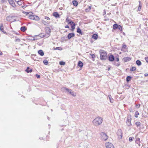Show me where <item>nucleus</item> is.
I'll return each mask as SVG.
<instances>
[{
  "label": "nucleus",
  "instance_id": "nucleus-1",
  "mask_svg": "<svg viewBox=\"0 0 148 148\" xmlns=\"http://www.w3.org/2000/svg\"><path fill=\"white\" fill-rule=\"evenodd\" d=\"M102 119L100 117L95 118L92 121L93 124L95 126H97L101 124L102 122Z\"/></svg>",
  "mask_w": 148,
  "mask_h": 148
},
{
  "label": "nucleus",
  "instance_id": "nucleus-2",
  "mask_svg": "<svg viewBox=\"0 0 148 148\" xmlns=\"http://www.w3.org/2000/svg\"><path fill=\"white\" fill-rule=\"evenodd\" d=\"M46 34L45 35L44 34H41L40 35L41 37H45L46 38L49 37L50 34L51 29L49 27H46L45 28Z\"/></svg>",
  "mask_w": 148,
  "mask_h": 148
},
{
  "label": "nucleus",
  "instance_id": "nucleus-3",
  "mask_svg": "<svg viewBox=\"0 0 148 148\" xmlns=\"http://www.w3.org/2000/svg\"><path fill=\"white\" fill-rule=\"evenodd\" d=\"M62 90L65 92H68L69 94H71L73 96L75 97L76 95V93L72 91L71 90L69 89L68 88L63 87L62 89Z\"/></svg>",
  "mask_w": 148,
  "mask_h": 148
},
{
  "label": "nucleus",
  "instance_id": "nucleus-4",
  "mask_svg": "<svg viewBox=\"0 0 148 148\" xmlns=\"http://www.w3.org/2000/svg\"><path fill=\"white\" fill-rule=\"evenodd\" d=\"M100 54V58L101 60H106L107 57V53L104 50H100L99 51Z\"/></svg>",
  "mask_w": 148,
  "mask_h": 148
},
{
  "label": "nucleus",
  "instance_id": "nucleus-5",
  "mask_svg": "<svg viewBox=\"0 0 148 148\" xmlns=\"http://www.w3.org/2000/svg\"><path fill=\"white\" fill-rule=\"evenodd\" d=\"M100 134L101 139L103 141H106L108 139V136L105 133L102 132L100 133Z\"/></svg>",
  "mask_w": 148,
  "mask_h": 148
},
{
  "label": "nucleus",
  "instance_id": "nucleus-6",
  "mask_svg": "<svg viewBox=\"0 0 148 148\" xmlns=\"http://www.w3.org/2000/svg\"><path fill=\"white\" fill-rule=\"evenodd\" d=\"M29 18L30 19L34 20L35 21H38L40 20L39 17L36 15H30L29 16Z\"/></svg>",
  "mask_w": 148,
  "mask_h": 148
},
{
  "label": "nucleus",
  "instance_id": "nucleus-7",
  "mask_svg": "<svg viewBox=\"0 0 148 148\" xmlns=\"http://www.w3.org/2000/svg\"><path fill=\"white\" fill-rule=\"evenodd\" d=\"M8 1L9 3L11 5V6L14 7H15L16 5L15 3L12 0H2L1 2L2 3H4L5 1Z\"/></svg>",
  "mask_w": 148,
  "mask_h": 148
},
{
  "label": "nucleus",
  "instance_id": "nucleus-8",
  "mask_svg": "<svg viewBox=\"0 0 148 148\" xmlns=\"http://www.w3.org/2000/svg\"><path fill=\"white\" fill-rule=\"evenodd\" d=\"M131 115L128 116L126 121L127 124L128 126H130L131 125Z\"/></svg>",
  "mask_w": 148,
  "mask_h": 148
},
{
  "label": "nucleus",
  "instance_id": "nucleus-9",
  "mask_svg": "<svg viewBox=\"0 0 148 148\" xmlns=\"http://www.w3.org/2000/svg\"><path fill=\"white\" fill-rule=\"evenodd\" d=\"M116 133L118 138L119 139H121L122 137V133L121 130L120 129L118 130Z\"/></svg>",
  "mask_w": 148,
  "mask_h": 148
},
{
  "label": "nucleus",
  "instance_id": "nucleus-10",
  "mask_svg": "<svg viewBox=\"0 0 148 148\" xmlns=\"http://www.w3.org/2000/svg\"><path fill=\"white\" fill-rule=\"evenodd\" d=\"M106 148H114V145L111 143H106Z\"/></svg>",
  "mask_w": 148,
  "mask_h": 148
},
{
  "label": "nucleus",
  "instance_id": "nucleus-11",
  "mask_svg": "<svg viewBox=\"0 0 148 148\" xmlns=\"http://www.w3.org/2000/svg\"><path fill=\"white\" fill-rule=\"evenodd\" d=\"M75 34L73 33H71L69 34L67 36V37L68 39H70L72 37L74 36Z\"/></svg>",
  "mask_w": 148,
  "mask_h": 148
},
{
  "label": "nucleus",
  "instance_id": "nucleus-12",
  "mask_svg": "<svg viewBox=\"0 0 148 148\" xmlns=\"http://www.w3.org/2000/svg\"><path fill=\"white\" fill-rule=\"evenodd\" d=\"M131 59L130 58L127 57L124 58L123 59V60L124 62H126L130 61Z\"/></svg>",
  "mask_w": 148,
  "mask_h": 148
},
{
  "label": "nucleus",
  "instance_id": "nucleus-13",
  "mask_svg": "<svg viewBox=\"0 0 148 148\" xmlns=\"http://www.w3.org/2000/svg\"><path fill=\"white\" fill-rule=\"evenodd\" d=\"M53 15L56 18H60V15L57 12H54L53 13Z\"/></svg>",
  "mask_w": 148,
  "mask_h": 148
},
{
  "label": "nucleus",
  "instance_id": "nucleus-14",
  "mask_svg": "<svg viewBox=\"0 0 148 148\" xmlns=\"http://www.w3.org/2000/svg\"><path fill=\"white\" fill-rule=\"evenodd\" d=\"M114 58L113 56L111 55L109 57V60L110 61H113L114 60Z\"/></svg>",
  "mask_w": 148,
  "mask_h": 148
},
{
  "label": "nucleus",
  "instance_id": "nucleus-15",
  "mask_svg": "<svg viewBox=\"0 0 148 148\" xmlns=\"http://www.w3.org/2000/svg\"><path fill=\"white\" fill-rule=\"evenodd\" d=\"M0 30L3 33L6 34V32L4 31L3 29V24H1L0 26Z\"/></svg>",
  "mask_w": 148,
  "mask_h": 148
},
{
  "label": "nucleus",
  "instance_id": "nucleus-16",
  "mask_svg": "<svg viewBox=\"0 0 148 148\" xmlns=\"http://www.w3.org/2000/svg\"><path fill=\"white\" fill-rule=\"evenodd\" d=\"M136 143L138 144L139 146H140V138H136Z\"/></svg>",
  "mask_w": 148,
  "mask_h": 148
},
{
  "label": "nucleus",
  "instance_id": "nucleus-17",
  "mask_svg": "<svg viewBox=\"0 0 148 148\" xmlns=\"http://www.w3.org/2000/svg\"><path fill=\"white\" fill-rule=\"evenodd\" d=\"M38 53L41 56H43L44 55V53L42 50H40L38 51Z\"/></svg>",
  "mask_w": 148,
  "mask_h": 148
},
{
  "label": "nucleus",
  "instance_id": "nucleus-18",
  "mask_svg": "<svg viewBox=\"0 0 148 148\" xmlns=\"http://www.w3.org/2000/svg\"><path fill=\"white\" fill-rule=\"evenodd\" d=\"M108 97L111 103H113L114 101V100L113 98L111 97V96L110 95H109Z\"/></svg>",
  "mask_w": 148,
  "mask_h": 148
},
{
  "label": "nucleus",
  "instance_id": "nucleus-19",
  "mask_svg": "<svg viewBox=\"0 0 148 148\" xmlns=\"http://www.w3.org/2000/svg\"><path fill=\"white\" fill-rule=\"evenodd\" d=\"M25 71L27 73L31 72L32 71V70L31 69H30L29 67H27Z\"/></svg>",
  "mask_w": 148,
  "mask_h": 148
},
{
  "label": "nucleus",
  "instance_id": "nucleus-20",
  "mask_svg": "<svg viewBox=\"0 0 148 148\" xmlns=\"http://www.w3.org/2000/svg\"><path fill=\"white\" fill-rule=\"evenodd\" d=\"M78 66L81 68L83 66V63L81 61H79L78 62Z\"/></svg>",
  "mask_w": 148,
  "mask_h": 148
},
{
  "label": "nucleus",
  "instance_id": "nucleus-21",
  "mask_svg": "<svg viewBox=\"0 0 148 148\" xmlns=\"http://www.w3.org/2000/svg\"><path fill=\"white\" fill-rule=\"evenodd\" d=\"M98 36V35L97 34H94L92 35V37L93 39L96 40L97 39Z\"/></svg>",
  "mask_w": 148,
  "mask_h": 148
},
{
  "label": "nucleus",
  "instance_id": "nucleus-22",
  "mask_svg": "<svg viewBox=\"0 0 148 148\" xmlns=\"http://www.w3.org/2000/svg\"><path fill=\"white\" fill-rule=\"evenodd\" d=\"M26 28L25 26L22 27L21 28V30L23 32H25L26 30Z\"/></svg>",
  "mask_w": 148,
  "mask_h": 148
},
{
  "label": "nucleus",
  "instance_id": "nucleus-23",
  "mask_svg": "<svg viewBox=\"0 0 148 148\" xmlns=\"http://www.w3.org/2000/svg\"><path fill=\"white\" fill-rule=\"evenodd\" d=\"M139 5L138 7V11H140L142 5L141 3V2L139 1Z\"/></svg>",
  "mask_w": 148,
  "mask_h": 148
},
{
  "label": "nucleus",
  "instance_id": "nucleus-24",
  "mask_svg": "<svg viewBox=\"0 0 148 148\" xmlns=\"http://www.w3.org/2000/svg\"><path fill=\"white\" fill-rule=\"evenodd\" d=\"M15 1L17 3L18 5H21L23 3L22 1H17V0H15Z\"/></svg>",
  "mask_w": 148,
  "mask_h": 148
},
{
  "label": "nucleus",
  "instance_id": "nucleus-25",
  "mask_svg": "<svg viewBox=\"0 0 148 148\" xmlns=\"http://www.w3.org/2000/svg\"><path fill=\"white\" fill-rule=\"evenodd\" d=\"M73 5L75 6H77L78 5L77 2L76 1H73Z\"/></svg>",
  "mask_w": 148,
  "mask_h": 148
},
{
  "label": "nucleus",
  "instance_id": "nucleus-26",
  "mask_svg": "<svg viewBox=\"0 0 148 148\" xmlns=\"http://www.w3.org/2000/svg\"><path fill=\"white\" fill-rule=\"evenodd\" d=\"M136 63L138 66H140L141 64V62L139 60H137L136 62Z\"/></svg>",
  "mask_w": 148,
  "mask_h": 148
},
{
  "label": "nucleus",
  "instance_id": "nucleus-27",
  "mask_svg": "<svg viewBox=\"0 0 148 148\" xmlns=\"http://www.w3.org/2000/svg\"><path fill=\"white\" fill-rule=\"evenodd\" d=\"M42 22L43 24L45 25H47L49 23V22H46L44 20H42Z\"/></svg>",
  "mask_w": 148,
  "mask_h": 148
},
{
  "label": "nucleus",
  "instance_id": "nucleus-28",
  "mask_svg": "<svg viewBox=\"0 0 148 148\" xmlns=\"http://www.w3.org/2000/svg\"><path fill=\"white\" fill-rule=\"evenodd\" d=\"M77 32L78 33H79L80 34H82L81 30L79 28H77Z\"/></svg>",
  "mask_w": 148,
  "mask_h": 148
},
{
  "label": "nucleus",
  "instance_id": "nucleus-29",
  "mask_svg": "<svg viewBox=\"0 0 148 148\" xmlns=\"http://www.w3.org/2000/svg\"><path fill=\"white\" fill-rule=\"evenodd\" d=\"M131 79V77L130 76H128L126 78V81L127 82H129L130 80Z\"/></svg>",
  "mask_w": 148,
  "mask_h": 148
},
{
  "label": "nucleus",
  "instance_id": "nucleus-30",
  "mask_svg": "<svg viewBox=\"0 0 148 148\" xmlns=\"http://www.w3.org/2000/svg\"><path fill=\"white\" fill-rule=\"evenodd\" d=\"M118 27V25L117 24H114L113 26V28L114 29H116Z\"/></svg>",
  "mask_w": 148,
  "mask_h": 148
},
{
  "label": "nucleus",
  "instance_id": "nucleus-31",
  "mask_svg": "<svg viewBox=\"0 0 148 148\" xmlns=\"http://www.w3.org/2000/svg\"><path fill=\"white\" fill-rule=\"evenodd\" d=\"M28 39L30 40H36V39L35 37H31L30 38H29Z\"/></svg>",
  "mask_w": 148,
  "mask_h": 148
},
{
  "label": "nucleus",
  "instance_id": "nucleus-32",
  "mask_svg": "<svg viewBox=\"0 0 148 148\" xmlns=\"http://www.w3.org/2000/svg\"><path fill=\"white\" fill-rule=\"evenodd\" d=\"M136 68L135 67H132L130 69V71H133L136 70Z\"/></svg>",
  "mask_w": 148,
  "mask_h": 148
},
{
  "label": "nucleus",
  "instance_id": "nucleus-33",
  "mask_svg": "<svg viewBox=\"0 0 148 148\" xmlns=\"http://www.w3.org/2000/svg\"><path fill=\"white\" fill-rule=\"evenodd\" d=\"M139 114V112L138 111H136L135 112V116L136 117H138V116Z\"/></svg>",
  "mask_w": 148,
  "mask_h": 148
},
{
  "label": "nucleus",
  "instance_id": "nucleus-34",
  "mask_svg": "<svg viewBox=\"0 0 148 148\" xmlns=\"http://www.w3.org/2000/svg\"><path fill=\"white\" fill-rule=\"evenodd\" d=\"M70 21H71L70 19H69L68 17H67L66 19V22H67L69 24L70 22Z\"/></svg>",
  "mask_w": 148,
  "mask_h": 148
},
{
  "label": "nucleus",
  "instance_id": "nucleus-35",
  "mask_svg": "<svg viewBox=\"0 0 148 148\" xmlns=\"http://www.w3.org/2000/svg\"><path fill=\"white\" fill-rule=\"evenodd\" d=\"M43 63L45 65H47L48 64V62L47 60H44L43 61Z\"/></svg>",
  "mask_w": 148,
  "mask_h": 148
},
{
  "label": "nucleus",
  "instance_id": "nucleus-36",
  "mask_svg": "<svg viewBox=\"0 0 148 148\" xmlns=\"http://www.w3.org/2000/svg\"><path fill=\"white\" fill-rule=\"evenodd\" d=\"M140 124V123L139 122H136L135 123L137 127Z\"/></svg>",
  "mask_w": 148,
  "mask_h": 148
},
{
  "label": "nucleus",
  "instance_id": "nucleus-37",
  "mask_svg": "<svg viewBox=\"0 0 148 148\" xmlns=\"http://www.w3.org/2000/svg\"><path fill=\"white\" fill-rule=\"evenodd\" d=\"M23 13L26 15H28V14H29V15H31L30 14L32 13V12H23Z\"/></svg>",
  "mask_w": 148,
  "mask_h": 148
},
{
  "label": "nucleus",
  "instance_id": "nucleus-38",
  "mask_svg": "<svg viewBox=\"0 0 148 148\" xmlns=\"http://www.w3.org/2000/svg\"><path fill=\"white\" fill-rule=\"evenodd\" d=\"M59 64L60 65H64L65 64V62L63 61H60V62Z\"/></svg>",
  "mask_w": 148,
  "mask_h": 148
},
{
  "label": "nucleus",
  "instance_id": "nucleus-39",
  "mask_svg": "<svg viewBox=\"0 0 148 148\" xmlns=\"http://www.w3.org/2000/svg\"><path fill=\"white\" fill-rule=\"evenodd\" d=\"M127 47L126 45L124 44V43H123V45L122 46V48L123 49H125Z\"/></svg>",
  "mask_w": 148,
  "mask_h": 148
},
{
  "label": "nucleus",
  "instance_id": "nucleus-40",
  "mask_svg": "<svg viewBox=\"0 0 148 148\" xmlns=\"http://www.w3.org/2000/svg\"><path fill=\"white\" fill-rule=\"evenodd\" d=\"M75 24H73V25H72L71 27L72 29L73 30L75 29Z\"/></svg>",
  "mask_w": 148,
  "mask_h": 148
},
{
  "label": "nucleus",
  "instance_id": "nucleus-41",
  "mask_svg": "<svg viewBox=\"0 0 148 148\" xmlns=\"http://www.w3.org/2000/svg\"><path fill=\"white\" fill-rule=\"evenodd\" d=\"M133 138H134L133 137H130L129 138V141L130 142L132 141V140Z\"/></svg>",
  "mask_w": 148,
  "mask_h": 148
},
{
  "label": "nucleus",
  "instance_id": "nucleus-42",
  "mask_svg": "<svg viewBox=\"0 0 148 148\" xmlns=\"http://www.w3.org/2000/svg\"><path fill=\"white\" fill-rule=\"evenodd\" d=\"M15 41L16 42H19L20 41V40L19 38H17L15 40Z\"/></svg>",
  "mask_w": 148,
  "mask_h": 148
},
{
  "label": "nucleus",
  "instance_id": "nucleus-43",
  "mask_svg": "<svg viewBox=\"0 0 148 148\" xmlns=\"http://www.w3.org/2000/svg\"><path fill=\"white\" fill-rule=\"evenodd\" d=\"M73 24H74V23L71 21H70V22L69 23V24H70L71 25H72Z\"/></svg>",
  "mask_w": 148,
  "mask_h": 148
},
{
  "label": "nucleus",
  "instance_id": "nucleus-44",
  "mask_svg": "<svg viewBox=\"0 0 148 148\" xmlns=\"http://www.w3.org/2000/svg\"><path fill=\"white\" fill-rule=\"evenodd\" d=\"M45 19H47V20H50V18L48 17L47 16H45Z\"/></svg>",
  "mask_w": 148,
  "mask_h": 148
},
{
  "label": "nucleus",
  "instance_id": "nucleus-45",
  "mask_svg": "<svg viewBox=\"0 0 148 148\" xmlns=\"http://www.w3.org/2000/svg\"><path fill=\"white\" fill-rule=\"evenodd\" d=\"M145 59L146 62L148 63V57H146Z\"/></svg>",
  "mask_w": 148,
  "mask_h": 148
},
{
  "label": "nucleus",
  "instance_id": "nucleus-46",
  "mask_svg": "<svg viewBox=\"0 0 148 148\" xmlns=\"http://www.w3.org/2000/svg\"><path fill=\"white\" fill-rule=\"evenodd\" d=\"M36 76L38 78H39L40 77V75L38 74L36 75Z\"/></svg>",
  "mask_w": 148,
  "mask_h": 148
},
{
  "label": "nucleus",
  "instance_id": "nucleus-47",
  "mask_svg": "<svg viewBox=\"0 0 148 148\" xmlns=\"http://www.w3.org/2000/svg\"><path fill=\"white\" fill-rule=\"evenodd\" d=\"M118 27L119 28V29L120 30H121V29L122 27L121 26L119 25V26H118Z\"/></svg>",
  "mask_w": 148,
  "mask_h": 148
},
{
  "label": "nucleus",
  "instance_id": "nucleus-48",
  "mask_svg": "<svg viewBox=\"0 0 148 148\" xmlns=\"http://www.w3.org/2000/svg\"><path fill=\"white\" fill-rule=\"evenodd\" d=\"M85 11L86 12H88L90 11L89 10V9L88 8H86L85 9Z\"/></svg>",
  "mask_w": 148,
  "mask_h": 148
},
{
  "label": "nucleus",
  "instance_id": "nucleus-49",
  "mask_svg": "<svg viewBox=\"0 0 148 148\" xmlns=\"http://www.w3.org/2000/svg\"><path fill=\"white\" fill-rule=\"evenodd\" d=\"M88 9H89V10L90 11L91 9V6H89Z\"/></svg>",
  "mask_w": 148,
  "mask_h": 148
},
{
  "label": "nucleus",
  "instance_id": "nucleus-50",
  "mask_svg": "<svg viewBox=\"0 0 148 148\" xmlns=\"http://www.w3.org/2000/svg\"><path fill=\"white\" fill-rule=\"evenodd\" d=\"M116 59L117 62H118L119 61V58H116Z\"/></svg>",
  "mask_w": 148,
  "mask_h": 148
},
{
  "label": "nucleus",
  "instance_id": "nucleus-51",
  "mask_svg": "<svg viewBox=\"0 0 148 148\" xmlns=\"http://www.w3.org/2000/svg\"><path fill=\"white\" fill-rule=\"evenodd\" d=\"M92 58H94L95 57V56L94 54H92Z\"/></svg>",
  "mask_w": 148,
  "mask_h": 148
},
{
  "label": "nucleus",
  "instance_id": "nucleus-52",
  "mask_svg": "<svg viewBox=\"0 0 148 148\" xmlns=\"http://www.w3.org/2000/svg\"><path fill=\"white\" fill-rule=\"evenodd\" d=\"M145 76H148V74L145 73Z\"/></svg>",
  "mask_w": 148,
  "mask_h": 148
},
{
  "label": "nucleus",
  "instance_id": "nucleus-53",
  "mask_svg": "<svg viewBox=\"0 0 148 148\" xmlns=\"http://www.w3.org/2000/svg\"><path fill=\"white\" fill-rule=\"evenodd\" d=\"M65 28H69V26L68 25H66L65 26Z\"/></svg>",
  "mask_w": 148,
  "mask_h": 148
},
{
  "label": "nucleus",
  "instance_id": "nucleus-54",
  "mask_svg": "<svg viewBox=\"0 0 148 148\" xmlns=\"http://www.w3.org/2000/svg\"><path fill=\"white\" fill-rule=\"evenodd\" d=\"M2 53H0V55H2Z\"/></svg>",
  "mask_w": 148,
  "mask_h": 148
},
{
  "label": "nucleus",
  "instance_id": "nucleus-55",
  "mask_svg": "<svg viewBox=\"0 0 148 148\" xmlns=\"http://www.w3.org/2000/svg\"><path fill=\"white\" fill-rule=\"evenodd\" d=\"M117 66H119V65H116Z\"/></svg>",
  "mask_w": 148,
  "mask_h": 148
},
{
  "label": "nucleus",
  "instance_id": "nucleus-56",
  "mask_svg": "<svg viewBox=\"0 0 148 148\" xmlns=\"http://www.w3.org/2000/svg\"><path fill=\"white\" fill-rule=\"evenodd\" d=\"M121 52H120V53H119V54H121Z\"/></svg>",
  "mask_w": 148,
  "mask_h": 148
},
{
  "label": "nucleus",
  "instance_id": "nucleus-57",
  "mask_svg": "<svg viewBox=\"0 0 148 148\" xmlns=\"http://www.w3.org/2000/svg\"><path fill=\"white\" fill-rule=\"evenodd\" d=\"M59 47H56V49H57V48H58Z\"/></svg>",
  "mask_w": 148,
  "mask_h": 148
},
{
  "label": "nucleus",
  "instance_id": "nucleus-58",
  "mask_svg": "<svg viewBox=\"0 0 148 148\" xmlns=\"http://www.w3.org/2000/svg\"><path fill=\"white\" fill-rule=\"evenodd\" d=\"M18 0H17V1H18Z\"/></svg>",
  "mask_w": 148,
  "mask_h": 148
}]
</instances>
